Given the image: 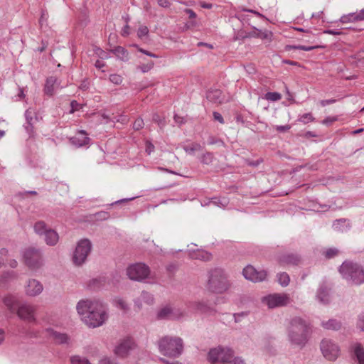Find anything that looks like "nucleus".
<instances>
[{
	"label": "nucleus",
	"instance_id": "25",
	"mask_svg": "<svg viewBox=\"0 0 364 364\" xmlns=\"http://www.w3.org/2000/svg\"><path fill=\"white\" fill-rule=\"evenodd\" d=\"M3 303L7 307L11 313H15L17 309L18 300L16 297L11 294H8L4 296Z\"/></svg>",
	"mask_w": 364,
	"mask_h": 364
},
{
	"label": "nucleus",
	"instance_id": "3",
	"mask_svg": "<svg viewBox=\"0 0 364 364\" xmlns=\"http://www.w3.org/2000/svg\"><path fill=\"white\" fill-rule=\"evenodd\" d=\"M158 348L164 356L178 358L183 351V342L180 337L165 336L158 341Z\"/></svg>",
	"mask_w": 364,
	"mask_h": 364
},
{
	"label": "nucleus",
	"instance_id": "33",
	"mask_svg": "<svg viewBox=\"0 0 364 364\" xmlns=\"http://www.w3.org/2000/svg\"><path fill=\"white\" fill-rule=\"evenodd\" d=\"M344 226L347 228L350 227L348 221L344 218L336 220L333 223V228L338 231H343V227Z\"/></svg>",
	"mask_w": 364,
	"mask_h": 364
},
{
	"label": "nucleus",
	"instance_id": "1",
	"mask_svg": "<svg viewBox=\"0 0 364 364\" xmlns=\"http://www.w3.org/2000/svg\"><path fill=\"white\" fill-rule=\"evenodd\" d=\"M76 309L81 320L90 328L99 327L107 319L106 306L99 300H80Z\"/></svg>",
	"mask_w": 364,
	"mask_h": 364
},
{
	"label": "nucleus",
	"instance_id": "5",
	"mask_svg": "<svg viewBox=\"0 0 364 364\" xmlns=\"http://www.w3.org/2000/svg\"><path fill=\"white\" fill-rule=\"evenodd\" d=\"M343 278L354 284L364 282V269L359 264L352 261H345L339 267Z\"/></svg>",
	"mask_w": 364,
	"mask_h": 364
},
{
	"label": "nucleus",
	"instance_id": "50",
	"mask_svg": "<svg viewBox=\"0 0 364 364\" xmlns=\"http://www.w3.org/2000/svg\"><path fill=\"white\" fill-rule=\"evenodd\" d=\"M154 62L150 61L146 64H142L139 65V69L141 70L142 73H147L150 70H151L154 67Z\"/></svg>",
	"mask_w": 364,
	"mask_h": 364
},
{
	"label": "nucleus",
	"instance_id": "34",
	"mask_svg": "<svg viewBox=\"0 0 364 364\" xmlns=\"http://www.w3.org/2000/svg\"><path fill=\"white\" fill-rule=\"evenodd\" d=\"M16 273L13 271L4 272L0 274V282L6 283L11 279H16Z\"/></svg>",
	"mask_w": 364,
	"mask_h": 364
},
{
	"label": "nucleus",
	"instance_id": "64",
	"mask_svg": "<svg viewBox=\"0 0 364 364\" xmlns=\"http://www.w3.org/2000/svg\"><path fill=\"white\" fill-rule=\"evenodd\" d=\"M33 122H31V124H30V123H28V122H26V124H24V127H25V129H26V132H27L29 134H31V133H33Z\"/></svg>",
	"mask_w": 364,
	"mask_h": 364
},
{
	"label": "nucleus",
	"instance_id": "40",
	"mask_svg": "<svg viewBox=\"0 0 364 364\" xmlns=\"http://www.w3.org/2000/svg\"><path fill=\"white\" fill-rule=\"evenodd\" d=\"M117 306L126 314L129 311V306L126 301L122 299H118L115 301Z\"/></svg>",
	"mask_w": 364,
	"mask_h": 364
},
{
	"label": "nucleus",
	"instance_id": "46",
	"mask_svg": "<svg viewBox=\"0 0 364 364\" xmlns=\"http://www.w3.org/2000/svg\"><path fill=\"white\" fill-rule=\"evenodd\" d=\"M208 143L210 145H213V144H220L222 146L225 145V143H224V141L222 139H218V138H217V137H215L214 136H212V135L209 136L208 140Z\"/></svg>",
	"mask_w": 364,
	"mask_h": 364
},
{
	"label": "nucleus",
	"instance_id": "52",
	"mask_svg": "<svg viewBox=\"0 0 364 364\" xmlns=\"http://www.w3.org/2000/svg\"><path fill=\"white\" fill-rule=\"evenodd\" d=\"M33 114L34 112L31 109H28L25 112V117L26 122H28L31 124V122H33Z\"/></svg>",
	"mask_w": 364,
	"mask_h": 364
},
{
	"label": "nucleus",
	"instance_id": "17",
	"mask_svg": "<svg viewBox=\"0 0 364 364\" xmlns=\"http://www.w3.org/2000/svg\"><path fill=\"white\" fill-rule=\"evenodd\" d=\"M278 262L281 266H297L301 262V257L297 254L287 253L279 257Z\"/></svg>",
	"mask_w": 364,
	"mask_h": 364
},
{
	"label": "nucleus",
	"instance_id": "20",
	"mask_svg": "<svg viewBox=\"0 0 364 364\" xmlns=\"http://www.w3.org/2000/svg\"><path fill=\"white\" fill-rule=\"evenodd\" d=\"M364 20V9L360 10L358 12L349 13L346 15H343L339 21L342 23H355Z\"/></svg>",
	"mask_w": 364,
	"mask_h": 364
},
{
	"label": "nucleus",
	"instance_id": "58",
	"mask_svg": "<svg viewBox=\"0 0 364 364\" xmlns=\"http://www.w3.org/2000/svg\"><path fill=\"white\" fill-rule=\"evenodd\" d=\"M138 50L141 53H144L149 57H151V58H159V56L153 53H151L146 50H144L143 48H138Z\"/></svg>",
	"mask_w": 364,
	"mask_h": 364
},
{
	"label": "nucleus",
	"instance_id": "22",
	"mask_svg": "<svg viewBox=\"0 0 364 364\" xmlns=\"http://www.w3.org/2000/svg\"><path fill=\"white\" fill-rule=\"evenodd\" d=\"M87 133L84 130H80L73 137L70 139L72 144L77 147L87 145L90 142V138L87 137Z\"/></svg>",
	"mask_w": 364,
	"mask_h": 364
},
{
	"label": "nucleus",
	"instance_id": "63",
	"mask_svg": "<svg viewBox=\"0 0 364 364\" xmlns=\"http://www.w3.org/2000/svg\"><path fill=\"white\" fill-rule=\"evenodd\" d=\"M323 33L333 35V36H338V35H341L342 33V32L338 30L328 29V30H325L323 31Z\"/></svg>",
	"mask_w": 364,
	"mask_h": 364
},
{
	"label": "nucleus",
	"instance_id": "10",
	"mask_svg": "<svg viewBox=\"0 0 364 364\" xmlns=\"http://www.w3.org/2000/svg\"><path fill=\"white\" fill-rule=\"evenodd\" d=\"M92 249L91 242L87 239H83L78 242L73 254V262L76 265L83 264Z\"/></svg>",
	"mask_w": 364,
	"mask_h": 364
},
{
	"label": "nucleus",
	"instance_id": "23",
	"mask_svg": "<svg viewBox=\"0 0 364 364\" xmlns=\"http://www.w3.org/2000/svg\"><path fill=\"white\" fill-rule=\"evenodd\" d=\"M206 98L215 104H222L225 102V96L219 89H210L206 94Z\"/></svg>",
	"mask_w": 364,
	"mask_h": 364
},
{
	"label": "nucleus",
	"instance_id": "37",
	"mask_svg": "<svg viewBox=\"0 0 364 364\" xmlns=\"http://www.w3.org/2000/svg\"><path fill=\"white\" fill-rule=\"evenodd\" d=\"M277 279H278L279 283L282 287H287L289 284V282H290L289 276L286 272L279 273L277 274Z\"/></svg>",
	"mask_w": 364,
	"mask_h": 364
},
{
	"label": "nucleus",
	"instance_id": "26",
	"mask_svg": "<svg viewBox=\"0 0 364 364\" xmlns=\"http://www.w3.org/2000/svg\"><path fill=\"white\" fill-rule=\"evenodd\" d=\"M190 257L193 259L207 262L211 260L212 255L205 250H197L190 252Z\"/></svg>",
	"mask_w": 364,
	"mask_h": 364
},
{
	"label": "nucleus",
	"instance_id": "48",
	"mask_svg": "<svg viewBox=\"0 0 364 364\" xmlns=\"http://www.w3.org/2000/svg\"><path fill=\"white\" fill-rule=\"evenodd\" d=\"M225 364H245V363L243 359L240 357H235L233 353L231 359H229Z\"/></svg>",
	"mask_w": 364,
	"mask_h": 364
},
{
	"label": "nucleus",
	"instance_id": "6",
	"mask_svg": "<svg viewBox=\"0 0 364 364\" xmlns=\"http://www.w3.org/2000/svg\"><path fill=\"white\" fill-rule=\"evenodd\" d=\"M233 353L234 351L232 349L219 346L210 349L207 360L210 364H225L229 359H231Z\"/></svg>",
	"mask_w": 364,
	"mask_h": 364
},
{
	"label": "nucleus",
	"instance_id": "18",
	"mask_svg": "<svg viewBox=\"0 0 364 364\" xmlns=\"http://www.w3.org/2000/svg\"><path fill=\"white\" fill-rule=\"evenodd\" d=\"M180 314L175 312L174 309L169 305H166L157 311L156 318L158 320H173L178 318Z\"/></svg>",
	"mask_w": 364,
	"mask_h": 364
},
{
	"label": "nucleus",
	"instance_id": "53",
	"mask_svg": "<svg viewBox=\"0 0 364 364\" xmlns=\"http://www.w3.org/2000/svg\"><path fill=\"white\" fill-rule=\"evenodd\" d=\"M48 14L46 11H42L41 12V18L39 19V23L40 25L42 26L44 23H46L47 22V20H48Z\"/></svg>",
	"mask_w": 364,
	"mask_h": 364
},
{
	"label": "nucleus",
	"instance_id": "12",
	"mask_svg": "<svg viewBox=\"0 0 364 364\" xmlns=\"http://www.w3.org/2000/svg\"><path fill=\"white\" fill-rule=\"evenodd\" d=\"M127 273L130 279L140 282L149 277L150 269L144 263H136L127 268Z\"/></svg>",
	"mask_w": 364,
	"mask_h": 364
},
{
	"label": "nucleus",
	"instance_id": "27",
	"mask_svg": "<svg viewBox=\"0 0 364 364\" xmlns=\"http://www.w3.org/2000/svg\"><path fill=\"white\" fill-rule=\"evenodd\" d=\"M43 239L48 245L54 246L58 243L59 240V235L55 230L50 228L43 235Z\"/></svg>",
	"mask_w": 364,
	"mask_h": 364
},
{
	"label": "nucleus",
	"instance_id": "30",
	"mask_svg": "<svg viewBox=\"0 0 364 364\" xmlns=\"http://www.w3.org/2000/svg\"><path fill=\"white\" fill-rule=\"evenodd\" d=\"M49 229L50 228L42 220L37 221L33 225L34 232L39 236H43Z\"/></svg>",
	"mask_w": 364,
	"mask_h": 364
},
{
	"label": "nucleus",
	"instance_id": "39",
	"mask_svg": "<svg viewBox=\"0 0 364 364\" xmlns=\"http://www.w3.org/2000/svg\"><path fill=\"white\" fill-rule=\"evenodd\" d=\"M282 95L277 92H268L264 95V99L269 101H278L281 100Z\"/></svg>",
	"mask_w": 364,
	"mask_h": 364
},
{
	"label": "nucleus",
	"instance_id": "44",
	"mask_svg": "<svg viewBox=\"0 0 364 364\" xmlns=\"http://www.w3.org/2000/svg\"><path fill=\"white\" fill-rule=\"evenodd\" d=\"M152 120L157 123L160 128H163L166 125L164 117H161L159 114L154 113L152 116Z\"/></svg>",
	"mask_w": 364,
	"mask_h": 364
},
{
	"label": "nucleus",
	"instance_id": "60",
	"mask_svg": "<svg viewBox=\"0 0 364 364\" xmlns=\"http://www.w3.org/2000/svg\"><path fill=\"white\" fill-rule=\"evenodd\" d=\"M337 120L336 117H327L322 121L323 124H330Z\"/></svg>",
	"mask_w": 364,
	"mask_h": 364
},
{
	"label": "nucleus",
	"instance_id": "7",
	"mask_svg": "<svg viewBox=\"0 0 364 364\" xmlns=\"http://www.w3.org/2000/svg\"><path fill=\"white\" fill-rule=\"evenodd\" d=\"M25 264L31 269H38L43 264L41 252L35 247H28L23 252Z\"/></svg>",
	"mask_w": 364,
	"mask_h": 364
},
{
	"label": "nucleus",
	"instance_id": "35",
	"mask_svg": "<svg viewBox=\"0 0 364 364\" xmlns=\"http://www.w3.org/2000/svg\"><path fill=\"white\" fill-rule=\"evenodd\" d=\"M209 203H212L220 208H225L228 203L229 200L226 198H213L211 200H210Z\"/></svg>",
	"mask_w": 364,
	"mask_h": 364
},
{
	"label": "nucleus",
	"instance_id": "14",
	"mask_svg": "<svg viewBox=\"0 0 364 364\" xmlns=\"http://www.w3.org/2000/svg\"><path fill=\"white\" fill-rule=\"evenodd\" d=\"M242 274L246 279L253 282L265 280L267 272L265 270H257L252 265H247L243 269Z\"/></svg>",
	"mask_w": 364,
	"mask_h": 364
},
{
	"label": "nucleus",
	"instance_id": "42",
	"mask_svg": "<svg viewBox=\"0 0 364 364\" xmlns=\"http://www.w3.org/2000/svg\"><path fill=\"white\" fill-rule=\"evenodd\" d=\"M315 118L312 116L311 113H305L300 116L298 119V121L302 122L304 124H307L309 122H314Z\"/></svg>",
	"mask_w": 364,
	"mask_h": 364
},
{
	"label": "nucleus",
	"instance_id": "8",
	"mask_svg": "<svg viewBox=\"0 0 364 364\" xmlns=\"http://www.w3.org/2000/svg\"><path fill=\"white\" fill-rule=\"evenodd\" d=\"M136 347V343L132 336H124L119 338L115 345V355L122 358H127Z\"/></svg>",
	"mask_w": 364,
	"mask_h": 364
},
{
	"label": "nucleus",
	"instance_id": "19",
	"mask_svg": "<svg viewBox=\"0 0 364 364\" xmlns=\"http://www.w3.org/2000/svg\"><path fill=\"white\" fill-rule=\"evenodd\" d=\"M353 360L358 364H364V348L360 343H355L350 346Z\"/></svg>",
	"mask_w": 364,
	"mask_h": 364
},
{
	"label": "nucleus",
	"instance_id": "51",
	"mask_svg": "<svg viewBox=\"0 0 364 364\" xmlns=\"http://www.w3.org/2000/svg\"><path fill=\"white\" fill-rule=\"evenodd\" d=\"M70 107H71V109H70V112L73 113L75 111L80 110L82 108V105L78 103L76 100H73L70 102Z\"/></svg>",
	"mask_w": 364,
	"mask_h": 364
},
{
	"label": "nucleus",
	"instance_id": "29",
	"mask_svg": "<svg viewBox=\"0 0 364 364\" xmlns=\"http://www.w3.org/2000/svg\"><path fill=\"white\" fill-rule=\"evenodd\" d=\"M56 78L53 76L47 78L44 87L45 94L49 96H52L54 95V86L56 83Z\"/></svg>",
	"mask_w": 364,
	"mask_h": 364
},
{
	"label": "nucleus",
	"instance_id": "11",
	"mask_svg": "<svg viewBox=\"0 0 364 364\" xmlns=\"http://www.w3.org/2000/svg\"><path fill=\"white\" fill-rule=\"evenodd\" d=\"M262 302L269 309L286 306L291 302L290 296L287 294H272L262 298Z\"/></svg>",
	"mask_w": 364,
	"mask_h": 364
},
{
	"label": "nucleus",
	"instance_id": "9",
	"mask_svg": "<svg viewBox=\"0 0 364 364\" xmlns=\"http://www.w3.org/2000/svg\"><path fill=\"white\" fill-rule=\"evenodd\" d=\"M320 348L323 357L330 361L336 360L340 355L338 345L331 339L324 338L321 342Z\"/></svg>",
	"mask_w": 364,
	"mask_h": 364
},
{
	"label": "nucleus",
	"instance_id": "45",
	"mask_svg": "<svg viewBox=\"0 0 364 364\" xmlns=\"http://www.w3.org/2000/svg\"><path fill=\"white\" fill-rule=\"evenodd\" d=\"M289 49H299L305 51H310L315 48H318V46H289L287 47Z\"/></svg>",
	"mask_w": 364,
	"mask_h": 364
},
{
	"label": "nucleus",
	"instance_id": "62",
	"mask_svg": "<svg viewBox=\"0 0 364 364\" xmlns=\"http://www.w3.org/2000/svg\"><path fill=\"white\" fill-rule=\"evenodd\" d=\"M99 364H113V363L110 358L104 356L99 360Z\"/></svg>",
	"mask_w": 364,
	"mask_h": 364
},
{
	"label": "nucleus",
	"instance_id": "61",
	"mask_svg": "<svg viewBox=\"0 0 364 364\" xmlns=\"http://www.w3.org/2000/svg\"><path fill=\"white\" fill-rule=\"evenodd\" d=\"M260 31L257 30L256 28H254V31L249 32L247 33L245 37L251 38V37H259Z\"/></svg>",
	"mask_w": 364,
	"mask_h": 364
},
{
	"label": "nucleus",
	"instance_id": "43",
	"mask_svg": "<svg viewBox=\"0 0 364 364\" xmlns=\"http://www.w3.org/2000/svg\"><path fill=\"white\" fill-rule=\"evenodd\" d=\"M338 253H339V251L338 249H336L335 247H331V248L327 249L324 252V255H325L326 258L331 259V258H333L336 256H337L338 255Z\"/></svg>",
	"mask_w": 364,
	"mask_h": 364
},
{
	"label": "nucleus",
	"instance_id": "32",
	"mask_svg": "<svg viewBox=\"0 0 364 364\" xmlns=\"http://www.w3.org/2000/svg\"><path fill=\"white\" fill-rule=\"evenodd\" d=\"M203 149V146L196 142H193L190 145L184 146L183 150L190 155H193L195 151H200Z\"/></svg>",
	"mask_w": 364,
	"mask_h": 364
},
{
	"label": "nucleus",
	"instance_id": "49",
	"mask_svg": "<svg viewBox=\"0 0 364 364\" xmlns=\"http://www.w3.org/2000/svg\"><path fill=\"white\" fill-rule=\"evenodd\" d=\"M144 120L141 117H139L134 121L133 124V129L136 131H139L141 129L144 127Z\"/></svg>",
	"mask_w": 364,
	"mask_h": 364
},
{
	"label": "nucleus",
	"instance_id": "13",
	"mask_svg": "<svg viewBox=\"0 0 364 364\" xmlns=\"http://www.w3.org/2000/svg\"><path fill=\"white\" fill-rule=\"evenodd\" d=\"M15 312L21 320L28 323H35L36 321V307L32 304L28 303L21 304L18 305Z\"/></svg>",
	"mask_w": 364,
	"mask_h": 364
},
{
	"label": "nucleus",
	"instance_id": "4",
	"mask_svg": "<svg viewBox=\"0 0 364 364\" xmlns=\"http://www.w3.org/2000/svg\"><path fill=\"white\" fill-rule=\"evenodd\" d=\"M207 289L213 293L222 294L230 287L229 282L224 271L220 268L210 269L208 273Z\"/></svg>",
	"mask_w": 364,
	"mask_h": 364
},
{
	"label": "nucleus",
	"instance_id": "57",
	"mask_svg": "<svg viewBox=\"0 0 364 364\" xmlns=\"http://www.w3.org/2000/svg\"><path fill=\"white\" fill-rule=\"evenodd\" d=\"M213 118L215 121H218L220 124L225 123L223 116L219 112H213Z\"/></svg>",
	"mask_w": 364,
	"mask_h": 364
},
{
	"label": "nucleus",
	"instance_id": "15",
	"mask_svg": "<svg viewBox=\"0 0 364 364\" xmlns=\"http://www.w3.org/2000/svg\"><path fill=\"white\" fill-rule=\"evenodd\" d=\"M188 307L203 314L213 315L215 313V309L205 301L190 302Z\"/></svg>",
	"mask_w": 364,
	"mask_h": 364
},
{
	"label": "nucleus",
	"instance_id": "41",
	"mask_svg": "<svg viewBox=\"0 0 364 364\" xmlns=\"http://www.w3.org/2000/svg\"><path fill=\"white\" fill-rule=\"evenodd\" d=\"M71 364H91L90 362L85 358H82L79 355H73L70 358Z\"/></svg>",
	"mask_w": 364,
	"mask_h": 364
},
{
	"label": "nucleus",
	"instance_id": "38",
	"mask_svg": "<svg viewBox=\"0 0 364 364\" xmlns=\"http://www.w3.org/2000/svg\"><path fill=\"white\" fill-rule=\"evenodd\" d=\"M141 301L148 305L154 304V298L153 295L148 291H142L140 296Z\"/></svg>",
	"mask_w": 364,
	"mask_h": 364
},
{
	"label": "nucleus",
	"instance_id": "28",
	"mask_svg": "<svg viewBox=\"0 0 364 364\" xmlns=\"http://www.w3.org/2000/svg\"><path fill=\"white\" fill-rule=\"evenodd\" d=\"M321 326L328 330L338 331L341 328V322L336 319H329L327 321H322Z\"/></svg>",
	"mask_w": 364,
	"mask_h": 364
},
{
	"label": "nucleus",
	"instance_id": "16",
	"mask_svg": "<svg viewBox=\"0 0 364 364\" xmlns=\"http://www.w3.org/2000/svg\"><path fill=\"white\" fill-rule=\"evenodd\" d=\"M43 290V284L35 279L28 280L25 287L26 294L29 296H36Z\"/></svg>",
	"mask_w": 364,
	"mask_h": 364
},
{
	"label": "nucleus",
	"instance_id": "31",
	"mask_svg": "<svg viewBox=\"0 0 364 364\" xmlns=\"http://www.w3.org/2000/svg\"><path fill=\"white\" fill-rule=\"evenodd\" d=\"M115 56L122 61H128L129 59L128 51L121 46L115 47Z\"/></svg>",
	"mask_w": 364,
	"mask_h": 364
},
{
	"label": "nucleus",
	"instance_id": "24",
	"mask_svg": "<svg viewBox=\"0 0 364 364\" xmlns=\"http://www.w3.org/2000/svg\"><path fill=\"white\" fill-rule=\"evenodd\" d=\"M316 298L319 302L323 304H328L330 301V289L324 284L321 285L317 291Z\"/></svg>",
	"mask_w": 364,
	"mask_h": 364
},
{
	"label": "nucleus",
	"instance_id": "56",
	"mask_svg": "<svg viewBox=\"0 0 364 364\" xmlns=\"http://www.w3.org/2000/svg\"><path fill=\"white\" fill-rule=\"evenodd\" d=\"M291 129V126L287 125H279L276 126L275 129L279 132H286Z\"/></svg>",
	"mask_w": 364,
	"mask_h": 364
},
{
	"label": "nucleus",
	"instance_id": "47",
	"mask_svg": "<svg viewBox=\"0 0 364 364\" xmlns=\"http://www.w3.org/2000/svg\"><path fill=\"white\" fill-rule=\"evenodd\" d=\"M149 28L146 26H141L137 31V36L139 38L148 36Z\"/></svg>",
	"mask_w": 364,
	"mask_h": 364
},
{
	"label": "nucleus",
	"instance_id": "2",
	"mask_svg": "<svg viewBox=\"0 0 364 364\" xmlns=\"http://www.w3.org/2000/svg\"><path fill=\"white\" fill-rule=\"evenodd\" d=\"M310 335V325L309 322L299 316L292 318L287 328V336L290 343L304 348L309 341Z\"/></svg>",
	"mask_w": 364,
	"mask_h": 364
},
{
	"label": "nucleus",
	"instance_id": "21",
	"mask_svg": "<svg viewBox=\"0 0 364 364\" xmlns=\"http://www.w3.org/2000/svg\"><path fill=\"white\" fill-rule=\"evenodd\" d=\"M46 331L50 339L57 344L68 343L69 337L66 333L57 331L53 328H47Z\"/></svg>",
	"mask_w": 364,
	"mask_h": 364
},
{
	"label": "nucleus",
	"instance_id": "55",
	"mask_svg": "<svg viewBox=\"0 0 364 364\" xmlns=\"http://www.w3.org/2000/svg\"><path fill=\"white\" fill-rule=\"evenodd\" d=\"M154 144L149 141H146V152L149 155L154 151Z\"/></svg>",
	"mask_w": 364,
	"mask_h": 364
},
{
	"label": "nucleus",
	"instance_id": "59",
	"mask_svg": "<svg viewBox=\"0 0 364 364\" xmlns=\"http://www.w3.org/2000/svg\"><path fill=\"white\" fill-rule=\"evenodd\" d=\"M174 121L176 124H178L179 126L184 124L186 122L184 118L183 117H181L178 114H175L173 117Z\"/></svg>",
	"mask_w": 364,
	"mask_h": 364
},
{
	"label": "nucleus",
	"instance_id": "36",
	"mask_svg": "<svg viewBox=\"0 0 364 364\" xmlns=\"http://www.w3.org/2000/svg\"><path fill=\"white\" fill-rule=\"evenodd\" d=\"M214 159V155L211 152H205L203 154L200 156V161L203 164L209 165L210 164Z\"/></svg>",
	"mask_w": 364,
	"mask_h": 364
},
{
	"label": "nucleus",
	"instance_id": "54",
	"mask_svg": "<svg viewBox=\"0 0 364 364\" xmlns=\"http://www.w3.org/2000/svg\"><path fill=\"white\" fill-rule=\"evenodd\" d=\"M357 326L361 331H364V313L359 316Z\"/></svg>",
	"mask_w": 364,
	"mask_h": 364
}]
</instances>
